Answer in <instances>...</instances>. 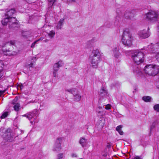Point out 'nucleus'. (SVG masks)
<instances>
[{
  "mask_svg": "<svg viewBox=\"0 0 159 159\" xmlns=\"http://www.w3.org/2000/svg\"><path fill=\"white\" fill-rule=\"evenodd\" d=\"M143 70L147 75L155 76L159 72V66L154 64L147 65Z\"/></svg>",
  "mask_w": 159,
  "mask_h": 159,
  "instance_id": "nucleus-1",
  "label": "nucleus"
},
{
  "mask_svg": "<svg viewBox=\"0 0 159 159\" xmlns=\"http://www.w3.org/2000/svg\"><path fill=\"white\" fill-rule=\"evenodd\" d=\"M121 40L125 46L130 47L132 45V37L128 29H125L124 30Z\"/></svg>",
  "mask_w": 159,
  "mask_h": 159,
  "instance_id": "nucleus-2",
  "label": "nucleus"
},
{
  "mask_svg": "<svg viewBox=\"0 0 159 159\" xmlns=\"http://www.w3.org/2000/svg\"><path fill=\"white\" fill-rule=\"evenodd\" d=\"M143 51L142 52L136 51L132 53L131 57L134 62L138 65L142 63L144 61Z\"/></svg>",
  "mask_w": 159,
  "mask_h": 159,
  "instance_id": "nucleus-3",
  "label": "nucleus"
},
{
  "mask_svg": "<svg viewBox=\"0 0 159 159\" xmlns=\"http://www.w3.org/2000/svg\"><path fill=\"white\" fill-rule=\"evenodd\" d=\"M148 48L150 49V52L154 54L153 56H155L159 62V43H157L153 46H150Z\"/></svg>",
  "mask_w": 159,
  "mask_h": 159,
  "instance_id": "nucleus-4",
  "label": "nucleus"
},
{
  "mask_svg": "<svg viewBox=\"0 0 159 159\" xmlns=\"http://www.w3.org/2000/svg\"><path fill=\"white\" fill-rule=\"evenodd\" d=\"M15 44V43L14 41H10L9 42H8L7 43L5 44V47H7L8 48V49L4 50H4L3 51L4 52H11V53H4L5 54L7 55H8L9 56H10L11 55H15L16 54V52L14 51H12L11 50L12 48L13 47V46Z\"/></svg>",
  "mask_w": 159,
  "mask_h": 159,
  "instance_id": "nucleus-5",
  "label": "nucleus"
},
{
  "mask_svg": "<svg viewBox=\"0 0 159 159\" xmlns=\"http://www.w3.org/2000/svg\"><path fill=\"white\" fill-rule=\"evenodd\" d=\"M66 91L72 94L74 96L75 100L76 101H80L81 98V96L79 94L77 90L75 89L72 88L66 89Z\"/></svg>",
  "mask_w": 159,
  "mask_h": 159,
  "instance_id": "nucleus-6",
  "label": "nucleus"
},
{
  "mask_svg": "<svg viewBox=\"0 0 159 159\" xmlns=\"http://www.w3.org/2000/svg\"><path fill=\"white\" fill-rule=\"evenodd\" d=\"M89 61L91 66L93 68H97L99 62V58L97 57H89Z\"/></svg>",
  "mask_w": 159,
  "mask_h": 159,
  "instance_id": "nucleus-7",
  "label": "nucleus"
},
{
  "mask_svg": "<svg viewBox=\"0 0 159 159\" xmlns=\"http://www.w3.org/2000/svg\"><path fill=\"white\" fill-rule=\"evenodd\" d=\"M62 140V138H59L56 139L53 149L54 151H59L61 150V144Z\"/></svg>",
  "mask_w": 159,
  "mask_h": 159,
  "instance_id": "nucleus-8",
  "label": "nucleus"
},
{
  "mask_svg": "<svg viewBox=\"0 0 159 159\" xmlns=\"http://www.w3.org/2000/svg\"><path fill=\"white\" fill-rule=\"evenodd\" d=\"M10 130L8 129L5 133L4 138L7 141L11 142L14 140L13 134L10 132Z\"/></svg>",
  "mask_w": 159,
  "mask_h": 159,
  "instance_id": "nucleus-9",
  "label": "nucleus"
},
{
  "mask_svg": "<svg viewBox=\"0 0 159 159\" xmlns=\"http://www.w3.org/2000/svg\"><path fill=\"white\" fill-rule=\"evenodd\" d=\"M138 35L140 38L144 39L149 37L150 34L148 31L144 30L139 31Z\"/></svg>",
  "mask_w": 159,
  "mask_h": 159,
  "instance_id": "nucleus-10",
  "label": "nucleus"
},
{
  "mask_svg": "<svg viewBox=\"0 0 159 159\" xmlns=\"http://www.w3.org/2000/svg\"><path fill=\"white\" fill-rule=\"evenodd\" d=\"M16 19L14 17L9 18V27L10 28L15 27L17 25Z\"/></svg>",
  "mask_w": 159,
  "mask_h": 159,
  "instance_id": "nucleus-11",
  "label": "nucleus"
},
{
  "mask_svg": "<svg viewBox=\"0 0 159 159\" xmlns=\"http://www.w3.org/2000/svg\"><path fill=\"white\" fill-rule=\"evenodd\" d=\"M63 64L62 61H59L57 62L54 64L53 66V70L55 71H58L59 70V67L62 66Z\"/></svg>",
  "mask_w": 159,
  "mask_h": 159,
  "instance_id": "nucleus-12",
  "label": "nucleus"
},
{
  "mask_svg": "<svg viewBox=\"0 0 159 159\" xmlns=\"http://www.w3.org/2000/svg\"><path fill=\"white\" fill-rule=\"evenodd\" d=\"M113 54L114 57L116 58H119L120 57V54L119 52V49L117 48H115L113 50Z\"/></svg>",
  "mask_w": 159,
  "mask_h": 159,
  "instance_id": "nucleus-13",
  "label": "nucleus"
},
{
  "mask_svg": "<svg viewBox=\"0 0 159 159\" xmlns=\"http://www.w3.org/2000/svg\"><path fill=\"white\" fill-rule=\"evenodd\" d=\"M89 57H97L99 58V50L98 49H93L91 55Z\"/></svg>",
  "mask_w": 159,
  "mask_h": 159,
  "instance_id": "nucleus-14",
  "label": "nucleus"
},
{
  "mask_svg": "<svg viewBox=\"0 0 159 159\" xmlns=\"http://www.w3.org/2000/svg\"><path fill=\"white\" fill-rule=\"evenodd\" d=\"M35 114L34 112H30L28 113H27L24 115L22 116H25L28 119L30 120L32 118L35 116Z\"/></svg>",
  "mask_w": 159,
  "mask_h": 159,
  "instance_id": "nucleus-15",
  "label": "nucleus"
},
{
  "mask_svg": "<svg viewBox=\"0 0 159 159\" xmlns=\"http://www.w3.org/2000/svg\"><path fill=\"white\" fill-rule=\"evenodd\" d=\"M16 99H15L12 102V104L13 105H14L13 106V108H14V110L16 111H18L20 109V103H15L14 102V101H15Z\"/></svg>",
  "mask_w": 159,
  "mask_h": 159,
  "instance_id": "nucleus-16",
  "label": "nucleus"
},
{
  "mask_svg": "<svg viewBox=\"0 0 159 159\" xmlns=\"http://www.w3.org/2000/svg\"><path fill=\"white\" fill-rule=\"evenodd\" d=\"M15 12V11L14 9H11L7 12L6 13V16L9 18L11 17Z\"/></svg>",
  "mask_w": 159,
  "mask_h": 159,
  "instance_id": "nucleus-17",
  "label": "nucleus"
},
{
  "mask_svg": "<svg viewBox=\"0 0 159 159\" xmlns=\"http://www.w3.org/2000/svg\"><path fill=\"white\" fill-rule=\"evenodd\" d=\"M87 141V139L84 138H81L80 139L79 143L81 145L82 147H84L86 145Z\"/></svg>",
  "mask_w": 159,
  "mask_h": 159,
  "instance_id": "nucleus-18",
  "label": "nucleus"
},
{
  "mask_svg": "<svg viewBox=\"0 0 159 159\" xmlns=\"http://www.w3.org/2000/svg\"><path fill=\"white\" fill-rule=\"evenodd\" d=\"M9 18L6 16V17L2 20V23L3 25H6L7 24H9Z\"/></svg>",
  "mask_w": 159,
  "mask_h": 159,
  "instance_id": "nucleus-19",
  "label": "nucleus"
},
{
  "mask_svg": "<svg viewBox=\"0 0 159 159\" xmlns=\"http://www.w3.org/2000/svg\"><path fill=\"white\" fill-rule=\"evenodd\" d=\"M64 21L63 19H61L59 21L56 27V29H61V26L63 25V23Z\"/></svg>",
  "mask_w": 159,
  "mask_h": 159,
  "instance_id": "nucleus-20",
  "label": "nucleus"
},
{
  "mask_svg": "<svg viewBox=\"0 0 159 159\" xmlns=\"http://www.w3.org/2000/svg\"><path fill=\"white\" fill-rule=\"evenodd\" d=\"M122 128V125H119L117 126L116 128V130L120 134V135H123L124 134V132L121 130Z\"/></svg>",
  "mask_w": 159,
  "mask_h": 159,
  "instance_id": "nucleus-21",
  "label": "nucleus"
},
{
  "mask_svg": "<svg viewBox=\"0 0 159 159\" xmlns=\"http://www.w3.org/2000/svg\"><path fill=\"white\" fill-rule=\"evenodd\" d=\"M107 94V92L106 88L103 87H102L101 90H100V95L102 94V96H105Z\"/></svg>",
  "mask_w": 159,
  "mask_h": 159,
  "instance_id": "nucleus-22",
  "label": "nucleus"
},
{
  "mask_svg": "<svg viewBox=\"0 0 159 159\" xmlns=\"http://www.w3.org/2000/svg\"><path fill=\"white\" fill-rule=\"evenodd\" d=\"M152 98L150 96H144L142 98V99L146 102H149L151 101Z\"/></svg>",
  "mask_w": 159,
  "mask_h": 159,
  "instance_id": "nucleus-23",
  "label": "nucleus"
},
{
  "mask_svg": "<svg viewBox=\"0 0 159 159\" xmlns=\"http://www.w3.org/2000/svg\"><path fill=\"white\" fill-rule=\"evenodd\" d=\"M132 14L128 12H126L124 15V17L127 19H131Z\"/></svg>",
  "mask_w": 159,
  "mask_h": 159,
  "instance_id": "nucleus-24",
  "label": "nucleus"
},
{
  "mask_svg": "<svg viewBox=\"0 0 159 159\" xmlns=\"http://www.w3.org/2000/svg\"><path fill=\"white\" fill-rule=\"evenodd\" d=\"M31 34V32L29 31H24L22 33V35L25 37L29 36Z\"/></svg>",
  "mask_w": 159,
  "mask_h": 159,
  "instance_id": "nucleus-25",
  "label": "nucleus"
},
{
  "mask_svg": "<svg viewBox=\"0 0 159 159\" xmlns=\"http://www.w3.org/2000/svg\"><path fill=\"white\" fill-rule=\"evenodd\" d=\"M65 154L63 153H59L57 155V159H63L65 158Z\"/></svg>",
  "mask_w": 159,
  "mask_h": 159,
  "instance_id": "nucleus-26",
  "label": "nucleus"
},
{
  "mask_svg": "<svg viewBox=\"0 0 159 159\" xmlns=\"http://www.w3.org/2000/svg\"><path fill=\"white\" fill-rule=\"evenodd\" d=\"M55 34V31L53 30H52L48 33V35L50 38L52 39L54 37Z\"/></svg>",
  "mask_w": 159,
  "mask_h": 159,
  "instance_id": "nucleus-27",
  "label": "nucleus"
},
{
  "mask_svg": "<svg viewBox=\"0 0 159 159\" xmlns=\"http://www.w3.org/2000/svg\"><path fill=\"white\" fill-rule=\"evenodd\" d=\"M153 108L155 111L159 112V104H157L154 106Z\"/></svg>",
  "mask_w": 159,
  "mask_h": 159,
  "instance_id": "nucleus-28",
  "label": "nucleus"
},
{
  "mask_svg": "<svg viewBox=\"0 0 159 159\" xmlns=\"http://www.w3.org/2000/svg\"><path fill=\"white\" fill-rule=\"evenodd\" d=\"M48 1L49 2V3L48 4L49 6V7H51L52 6L56 0H48Z\"/></svg>",
  "mask_w": 159,
  "mask_h": 159,
  "instance_id": "nucleus-29",
  "label": "nucleus"
},
{
  "mask_svg": "<svg viewBox=\"0 0 159 159\" xmlns=\"http://www.w3.org/2000/svg\"><path fill=\"white\" fill-rule=\"evenodd\" d=\"M8 115V112H4L1 116V119H2L6 117Z\"/></svg>",
  "mask_w": 159,
  "mask_h": 159,
  "instance_id": "nucleus-30",
  "label": "nucleus"
},
{
  "mask_svg": "<svg viewBox=\"0 0 159 159\" xmlns=\"http://www.w3.org/2000/svg\"><path fill=\"white\" fill-rule=\"evenodd\" d=\"M134 73L137 74H139V75H140L141 74V71L140 70L139 68L138 67L136 68V70H134Z\"/></svg>",
  "mask_w": 159,
  "mask_h": 159,
  "instance_id": "nucleus-31",
  "label": "nucleus"
},
{
  "mask_svg": "<svg viewBox=\"0 0 159 159\" xmlns=\"http://www.w3.org/2000/svg\"><path fill=\"white\" fill-rule=\"evenodd\" d=\"M93 40L92 39L90 40L87 42V44L88 45L87 47H89L90 46V44L91 46L92 45V44L93 43Z\"/></svg>",
  "mask_w": 159,
  "mask_h": 159,
  "instance_id": "nucleus-32",
  "label": "nucleus"
},
{
  "mask_svg": "<svg viewBox=\"0 0 159 159\" xmlns=\"http://www.w3.org/2000/svg\"><path fill=\"white\" fill-rule=\"evenodd\" d=\"M33 63L32 62L30 63V64L27 63L25 64V66L29 67H33Z\"/></svg>",
  "mask_w": 159,
  "mask_h": 159,
  "instance_id": "nucleus-33",
  "label": "nucleus"
},
{
  "mask_svg": "<svg viewBox=\"0 0 159 159\" xmlns=\"http://www.w3.org/2000/svg\"><path fill=\"white\" fill-rule=\"evenodd\" d=\"M111 105L110 104H108L106 106L105 109L106 110H110L111 109Z\"/></svg>",
  "mask_w": 159,
  "mask_h": 159,
  "instance_id": "nucleus-34",
  "label": "nucleus"
},
{
  "mask_svg": "<svg viewBox=\"0 0 159 159\" xmlns=\"http://www.w3.org/2000/svg\"><path fill=\"white\" fill-rule=\"evenodd\" d=\"M39 41V40H36L35 41H34V43H33L31 45V47L32 48H34L35 47V45L36 43Z\"/></svg>",
  "mask_w": 159,
  "mask_h": 159,
  "instance_id": "nucleus-35",
  "label": "nucleus"
},
{
  "mask_svg": "<svg viewBox=\"0 0 159 159\" xmlns=\"http://www.w3.org/2000/svg\"><path fill=\"white\" fill-rule=\"evenodd\" d=\"M100 121H101V126H103V125L105 124V119H102L101 120H100Z\"/></svg>",
  "mask_w": 159,
  "mask_h": 159,
  "instance_id": "nucleus-36",
  "label": "nucleus"
},
{
  "mask_svg": "<svg viewBox=\"0 0 159 159\" xmlns=\"http://www.w3.org/2000/svg\"><path fill=\"white\" fill-rule=\"evenodd\" d=\"M57 71H55V70H53V75L54 77H57Z\"/></svg>",
  "mask_w": 159,
  "mask_h": 159,
  "instance_id": "nucleus-37",
  "label": "nucleus"
},
{
  "mask_svg": "<svg viewBox=\"0 0 159 159\" xmlns=\"http://www.w3.org/2000/svg\"><path fill=\"white\" fill-rule=\"evenodd\" d=\"M133 159H142L141 157L139 156H136Z\"/></svg>",
  "mask_w": 159,
  "mask_h": 159,
  "instance_id": "nucleus-38",
  "label": "nucleus"
},
{
  "mask_svg": "<svg viewBox=\"0 0 159 159\" xmlns=\"http://www.w3.org/2000/svg\"><path fill=\"white\" fill-rule=\"evenodd\" d=\"M71 156L72 157H77V155L76 154L73 153L71 155Z\"/></svg>",
  "mask_w": 159,
  "mask_h": 159,
  "instance_id": "nucleus-39",
  "label": "nucleus"
},
{
  "mask_svg": "<svg viewBox=\"0 0 159 159\" xmlns=\"http://www.w3.org/2000/svg\"><path fill=\"white\" fill-rule=\"evenodd\" d=\"M4 92V91H0V96H1V95Z\"/></svg>",
  "mask_w": 159,
  "mask_h": 159,
  "instance_id": "nucleus-40",
  "label": "nucleus"
},
{
  "mask_svg": "<svg viewBox=\"0 0 159 159\" xmlns=\"http://www.w3.org/2000/svg\"><path fill=\"white\" fill-rule=\"evenodd\" d=\"M67 1L68 2H75L76 1V0H67Z\"/></svg>",
  "mask_w": 159,
  "mask_h": 159,
  "instance_id": "nucleus-41",
  "label": "nucleus"
},
{
  "mask_svg": "<svg viewBox=\"0 0 159 159\" xmlns=\"http://www.w3.org/2000/svg\"><path fill=\"white\" fill-rule=\"evenodd\" d=\"M48 39H46L43 40V42L45 43H47L48 42Z\"/></svg>",
  "mask_w": 159,
  "mask_h": 159,
  "instance_id": "nucleus-42",
  "label": "nucleus"
},
{
  "mask_svg": "<svg viewBox=\"0 0 159 159\" xmlns=\"http://www.w3.org/2000/svg\"><path fill=\"white\" fill-rule=\"evenodd\" d=\"M32 60H35V61H36V58L35 57H33L32 58Z\"/></svg>",
  "mask_w": 159,
  "mask_h": 159,
  "instance_id": "nucleus-43",
  "label": "nucleus"
},
{
  "mask_svg": "<svg viewBox=\"0 0 159 159\" xmlns=\"http://www.w3.org/2000/svg\"><path fill=\"white\" fill-rule=\"evenodd\" d=\"M43 40V38H40L38 40L39 41V40Z\"/></svg>",
  "mask_w": 159,
  "mask_h": 159,
  "instance_id": "nucleus-44",
  "label": "nucleus"
},
{
  "mask_svg": "<svg viewBox=\"0 0 159 159\" xmlns=\"http://www.w3.org/2000/svg\"><path fill=\"white\" fill-rule=\"evenodd\" d=\"M34 122V121H30V123H31L32 124H33V122Z\"/></svg>",
  "mask_w": 159,
  "mask_h": 159,
  "instance_id": "nucleus-45",
  "label": "nucleus"
},
{
  "mask_svg": "<svg viewBox=\"0 0 159 159\" xmlns=\"http://www.w3.org/2000/svg\"><path fill=\"white\" fill-rule=\"evenodd\" d=\"M2 75L0 74V78L2 77Z\"/></svg>",
  "mask_w": 159,
  "mask_h": 159,
  "instance_id": "nucleus-46",
  "label": "nucleus"
},
{
  "mask_svg": "<svg viewBox=\"0 0 159 159\" xmlns=\"http://www.w3.org/2000/svg\"><path fill=\"white\" fill-rule=\"evenodd\" d=\"M157 87L159 89V84L158 85H157Z\"/></svg>",
  "mask_w": 159,
  "mask_h": 159,
  "instance_id": "nucleus-47",
  "label": "nucleus"
},
{
  "mask_svg": "<svg viewBox=\"0 0 159 159\" xmlns=\"http://www.w3.org/2000/svg\"><path fill=\"white\" fill-rule=\"evenodd\" d=\"M31 102H31V101H30V102H29L28 103H31Z\"/></svg>",
  "mask_w": 159,
  "mask_h": 159,
  "instance_id": "nucleus-48",
  "label": "nucleus"
},
{
  "mask_svg": "<svg viewBox=\"0 0 159 159\" xmlns=\"http://www.w3.org/2000/svg\"><path fill=\"white\" fill-rule=\"evenodd\" d=\"M78 159H83L82 158H79Z\"/></svg>",
  "mask_w": 159,
  "mask_h": 159,
  "instance_id": "nucleus-49",
  "label": "nucleus"
}]
</instances>
